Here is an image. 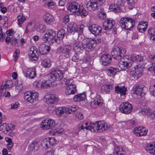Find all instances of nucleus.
Instances as JSON below:
<instances>
[{
    "label": "nucleus",
    "mask_w": 155,
    "mask_h": 155,
    "mask_svg": "<svg viewBox=\"0 0 155 155\" xmlns=\"http://www.w3.org/2000/svg\"><path fill=\"white\" fill-rule=\"evenodd\" d=\"M88 14V12L84 9L83 6H80L76 14L78 15H80L82 17L83 16L85 17Z\"/></svg>",
    "instance_id": "31"
},
{
    "label": "nucleus",
    "mask_w": 155,
    "mask_h": 155,
    "mask_svg": "<svg viewBox=\"0 0 155 155\" xmlns=\"http://www.w3.org/2000/svg\"><path fill=\"white\" fill-rule=\"evenodd\" d=\"M146 87L143 85L136 86L133 88L132 91L133 93L136 94L138 98L144 96L146 92Z\"/></svg>",
    "instance_id": "6"
},
{
    "label": "nucleus",
    "mask_w": 155,
    "mask_h": 155,
    "mask_svg": "<svg viewBox=\"0 0 155 155\" xmlns=\"http://www.w3.org/2000/svg\"><path fill=\"white\" fill-rule=\"evenodd\" d=\"M91 123L88 124L87 123L81 122L80 123L78 130L79 131H82L85 130L84 129L89 130L91 131Z\"/></svg>",
    "instance_id": "26"
},
{
    "label": "nucleus",
    "mask_w": 155,
    "mask_h": 155,
    "mask_svg": "<svg viewBox=\"0 0 155 155\" xmlns=\"http://www.w3.org/2000/svg\"><path fill=\"white\" fill-rule=\"evenodd\" d=\"M122 150V149L121 148H120L118 147L117 146L115 147L113 152H114V155H120V152Z\"/></svg>",
    "instance_id": "48"
},
{
    "label": "nucleus",
    "mask_w": 155,
    "mask_h": 155,
    "mask_svg": "<svg viewBox=\"0 0 155 155\" xmlns=\"http://www.w3.org/2000/svg\"><path fill=\"white\" fill-rule=\"evenodd\" d=\"M115 24L114 20L107 18L105 20L103 23V28L105 31H111L114 34H116L117 29L114 28Z\"/></svg>",
    "instance_id": "4"
},
{
    "label": "nucleus",
    "mask_w": 155,
    "mask_h": 155,
    "mask_svg": "<svg viewBox=\"0 0 155 155\" xmlns=\"http://www.w3.org/2000/svg\"><path fill=\"white\" fill-rule=\"evenodd\" d=\"M46 101H48L49 103L50 104L56 103L59 100L58 95L54 94L49 96L48 97L46 98Z\"/></svg>",
    "instance_id": "25"
},
{
    "label": "nucleus",
    "mask_w": 155,
    "mask_h": 155,
    "mask_svg": "<svg viewBox=\"0 0 155 155\" xmlns=\"http://www.w3.org/2000/svg\"><path fill=\"white\" fill-rule=\"evenodd\" d=\"M51 85V81L50 80H47L44 82H42L41 86L42 88H46L50 87Z\"/></svg>",
    "instance_id": "41"
},
{
    "label": "nucleus",
    "mask_w": 155,
    "mask_h": 155,
    "mask_svg": "<svg viewBox=\"0 0 155 155\" xmlns=\"http://www.w3.org/2000/svg\"><path fill=\"white\" fill-rule=\"evenodd\" d=\"M79 6L80 5L77 2H73L68 6L67 9L72 12V14H76Z\"/></svg>",
    "instance_id": "15"
},
{
    "label": "nucleus",
    "mask_w": 155,
    "mask_h": 155,
    "mask_svg": "<svg viewBox=\"0 0 155 155\" xmlns=\"http://www.w3.org/2000/svg\"><path fill=\"white\" fill-rule=\"evenodd\" d=\"M43 40L44 41H49V38L48 37V35L46 33L43 36L42 38Z\"/></svg>",
    "instance_id": "61"
},
{
    "label": "nucleus",
    "mask_w": 155,
    "mask_h": 155,
    "mask_svg": "<svg viewBox=\"0 0 155 155\" xmlns=\"http://www.w3.org/2000/svg\"><path fill=\"white\" fill-rule=\"evenodd\" d=\"M48 78L55 81H60L63 78V73L60 70L54 71L51 72L48 74Z\"/></svg>",
    "instance_id": "9"
},
{
    "label": "nucleus",
    "mask_w": 155,
    "mask_h": 155,
    "mask_svg": "<svg viewBox=\"0 0 155 155\" xmlns=\"http://www.w3.org/2000/svg\"><path fill=\"white\" fill-rule=\"evenodd\" d=\"M115 93L120 94L121 96H124L126 94L127 88L124 86H117L115 87Z\"/></svg>",
    "instance_id": "20"
},
{
    "label": "nucleus",
    "mask_w": 155,
    "mask_h": 155,
    "mask_svg": "<svg viewBox=\"0 0 155 155\" xmlns=\"http://www.w3.org/2000/svg\"><path fill=\"white\" fill-rule=\"evenodd\" d=\"M44 18L45 21L48 23L52 21L53 20V17L48 13L46 14L45 15Z\"/></svg>",
    "instance_id": "39"
},
{
    "label": "nucleus",
    "mask_w": 155,
    "mask_h": 155,
    "mask_svg": "<svg viewBox=\"0 0 155 155\" xmlns=\"http://www.w3.org/2000/svg\"><path fill=\"white\" fill-rule=\"evenodd\" d=\"M103 100L99 95H97L94 98V104L95 105L98 106H101L103 104Z\"/></svg>",
    "instance_id": "34"
},
{
    "label": "nucleus",
    "mask_w": 155,
    "mask_h": 155,
    "mask_svg": "<svg viewBox=\"0 0 155 155\" xmlns=\"http://www.w3.org/2000/svg\"><path fill=\"white\" fill-rule=\"evenodd\" d=\"M4 125H5V130L7 132H11L12 131V130L9 127V126H8L6 124H5Z\"/></svg>",
    "instance_id": "63"
},
{
    "label": "nucleus",
    "mask_w": 155,
    "mask_h": 155,
    "mask_svg": "<svg viewBox=\"0 0 155 155\" xmlns=\"http://www.w3.org/2000/svg\"><path fill=\"white\" fill-rule=\"evenodd\" d=\"M72 47L70 45H66L64 47L60 46L58 48L57 51L59 53L62 54L65 57L68 58L72 54Z\"/></svg>",
    "instance_id": "5"
},
{
    "label": "nucleus",
    "mask_w": 155,
    "mask_h": 155,
    "mask_svg": "<svg viewBox=\"0 0 155 155\" xmlns=\"http://www.w3.org/2000/svg\"><path fill=\"white\" fill-rule=\"evenodd\" d=\"M83 43L84 45L85 49L88 51L93 49L96 46V41L94 40L84 39L83 40Z\"/></svg>",
    "instance_id": "10"
},
{
    "label": "nucleus",
    "mask_w": 155,
    "mask_h": 155,
    "mask_svg": "<svg viewBox=\"0 0 155 155\" xmlns=\"http://www.w3.org/2000/svg\"><path fill=\"white\" fill-rule=\"evenodd\" d=\"M67 30L69 33L73 34L78 31V28L75 23L71 22L68 26Z\"/></svg>",
    "instance_id": "24"
},
{
    "label": "nucleus",
    "mask_w": 155,
    "mask_h": 155,
    "mask_svg": "<svg viewBox=\"0 0 155 155\" xmlns=\"http://www.w3.org/2000/svg\"><path fill=\"white\" fill-rule=\"evenodd\" d=\"M106 17V14L104 12H101L98 14V18L100 19H103Z\"/></svg>",
    "instance_id": "50"
},
{
    "label": "nucleus",
    "mask_w": 155,
    "mask_h": 155,
    "mask_svg": "<svg viewBox=\"0 0 155 155\" xmlns=\"http://www.w3.org/2000/svg\"><path fill=\"white\" fill-rule=\"evenodd\" d=\"M78 109V107L75 105L69 106L68 107H66L67 111L68 114H71L73 112H75Z\"/></svg>",
    "instance_id": "37"
},
{
    "label": "nucleus",
    "mask_w": 155,
    "mask_h": 155,
    "mask_svg": "<svg viewBox=\"0 0 155 155\" xmlns=\"http://www.w3.org/2000/svg\"><path fill=\"white\" fill-rule=\"evenodd\" d=\"M25 76L29 79H33L36 77V73L35 68H31L27 69L26 70Z\"/></svg>",
    "instance_id": "21"
},
{
    "label": "nucleus",
    "mask_w": 155,
    "mask_h": 155,
    "mask_svg": "<svg viewBox=\"0 0 155 155\" xmlns=\"http://www.w3.org/2000/svg\"><path fill=\"white\" fill-rule=\"evenodd\" d=\"M66 0H59L58 2L59 6H63L66 3Z\"/></svg>",
    "instance_id": "59"
},
{
    "label": "nucleus",
    "mask_w": 155,
    "mask_h": 155,
    "mask_svg": "<svg viewBox=\"0 0 155 155\" xmlns=\"http://www.w3.org/2000/svg\"><path fill=\"white\" fill-rule=\"evenodd\" d=\"M84 45L83 43V41L81 42L76 41L74 44L73 48L75 51L78 53H81L85 49Z\"/></svg>",
    "instance_id": "17"
},
{
    "label": "nucleus",
    "mask_w": 155,
    "mask_h": 155,
    "mask_svg": "<svg viewBox=\"0 0 155 155\" xmlns=\"http://www.w3.org/2000/svg\"><path fill=\"white\" fill-rule=\"evenodd\" d=\"M125 53L126 51L124 48L118 47L114 48L111 52L114 58L117 60H120L118 64L121 70H125L129 68L132 64L129 57L125 56Z\"/></svg>",
    "instance_id": "1"
},
{
    "label": "nucleus",
    "mask_w": 155,
    "mask_h": 155,
    "mask_svg": "<svg viewBox=\"0 0 155 155\" xmlns=\"http://www.w3.org/2000/svg\"><path fill=\"white\" fill-rule=\"evenodd\" d=\"M129 58L132 62L134 61L140 62L143 60V57L139 55H136L135 54H133Z\"/></svg>",
    "instance_id": "33"
},
{
    "label": "nucleus",
    "mask_w": 155,
    "mask_h": 155,
    "mask_svg": "<svg viewBox=\"0 0 155 155\" xmlns=\"http://www.w3.org/2000/svg\"><path fill=\"white\" fill-rule=\"evenodd\" d=\"M38 94L36 92H31L27 91L24 94V99L30 103L35 102L38 99Z\"/></svg>",
    "instance_id": "8"
},
{
    "label": "nucleus",
    "mask_w": 155,
    "mask_h": 155,
    "mask_svg": "<svg viewBox=\"0 0 155 155\" xmlns=\"http://www.w3.org/2000/svg\"><path fill=\"white\" fill-rule=\"evenodd\" d=\"M17 39L15 38H12L11 39V43L12 45L16 46L18 45Z\"/></svg>",
    "instance_id": "51"
},
{
    "label": "nucleus",
    "mask_w": 155,
    "mask_h": 155,
    "mask_svg": "<svg viewBox=\"0 0 155 155\" xmlns=\"http://www.w3.org/2000/svg\"><path fill=\"white\" fill-rule=\"evenodd\" d=\"M150 90L151 94L155 97V84L150 87Z\"/></svg>",
    "instance_id": "52"
},
{
    "label": "nucleus",
    "mask_w": 155,
    "mask_h": 155,
    "mask_svg": "<svg viewBox=\"0 0 155 155\" xmlns=\"http://www.w3.org/2000/svg\"><path fill=\"white\" fill-rule=\"evenodd\" d=\"M42 66L44 67H49L50 66L51 64L50 59L47 58L44 59L42 62Z\"/></svg>",
    "instance_id": "42"
},
{
    "label": "nucleus",
    "mask_w": 155,
    "mask_h": 155,
    "mask_svg": "<svg viewBox=\"0 0 155 155\" xmlns=\"http://www.w3.org/2000/svg\"><path fill=\"white\" fill-rule=\"evenodd\" d=\"M42 146L45 148L49 147L50 145L47 139H44L41 143Z\"/></svg>",
    "instance_id": "44"
},
{
    "label": "nucleus",
    "mask_w": 155,
    "mask_h": 155,
    "mask_svg": "<svg viewBox=\"0 0 155 155\" xmlns=\"http://www.w3.org/2000/svg\"><path fill=\"white\" fill-rule=\"evenodd\" d=\"M76 118L79 119L81 120L83 119L84 117L83 114L81 112H78L76 114Z\"/></svg>",
    "instance_id": "55"
},
{
    "label": "nucleus",
    "mask_w": 155,
    "mask_h": 155,
    "mask_svg": "<svg viewBox=\"0 0 155 155\" xmlns=\"http://www.w3.org/2000/svg\"><path fill=\"white\" fill-rule=\"evenodd\" d=\"M69 20V17L68 15H66L63 19L62 21L64 23L68 22Z\"/></svg>",
    "instance_id": "57"
},
{
    "label": "nucleus",
    "mask_w": 155,
    "mask_h": 155,
    "mask_svg": "<svg viewBox=\"0 0 155 155\" xmlns=\"http://www.w3.org/2000/svg\"><path fill=\"white\" fill-rule=\"evenodd\" d=\"M18 25H21L23 22L25 20V18L22 14L18 15L17 17Z\"/></svg>",
    "instance_id": "40"
},
{
    "label": "nucleus",
    "mask_w": 155,
    "mask_h": 155,
    "mask_svg": "<svg viewBox=\"0 0 155 155\" xmlns=\"http://www.w3.org/2000/svg\"><path fill=\"white\" fill-rule=\"evenodd\" d=\"M140 113L143 115H148L150 114V110L147 108H143L141 109Z\"/></svg>",
    "instance_id": "49"
},
{
    "label": "nucleus",
    "mask_w": 155,
    "mask_h": 155,
    "mask_svg": "<svg viewBox=\"0 0 155 155\" xmlns=\"http://www.w3.org/2000/svg\"><path fill=\"white\" fill-rule=\"evenodd\" d=\"M46 33L49 38V40H51L53 39L56 35L55 31L52 29H49L48 30Z\"/></svg>",
    "instance_id": "36"
},
{
    "label": "nucleus",
    "mask_w": 155,
    "mask_h": 155,
    "mask_svg": "<svg viewBox=\"0 0 155 155\" xmlns=\"http://www.w3.org/2000/svg\"><path fill=\"white\" fill-rule=\"evenodd\" d=\"M137 29L139 32L141 33L144 32L146 30V27H144L143 25L140 24L138 25Z\"/></svg>",
    "instance_id": "47"
},
{
    "label": "nucleus",
    "mask_w": 155,
    "mask_h": 155,
    "mask_svg": "<svg viewBox=\"0 0 155 155\" xmlns=\"http://www.w3.org/2000/svg\"><path fill=\"white\" fill-rule=\"evenodd\" d=\"M13 145L14 143L13 141L7 144V148L8 150H10L12 148Z\"/></svg>",
    "instance_id": "62"
},
{
    "label": "nucleus",
    "mask_w": 155,
    "mask_h": 155,
    "mask_svg": "<svg viewBox=\"0 0 155 155\" xmlns=\"http://www.w3.org/2000/svg\"><path fill=\"white\" fill-rule=\"evenodd\" d=\"M54 124V120L50 119H47L43 120L41 127L43 130H46L52 128Z\"/></svg>",
    "instance_id": "11"
},
{
    "label": "nucleus",
    "mask_w": 155,
    "mask_h": 155,
    "mask_svg": "<svg viewBox=\"0 0 155 155\" xmlns=\"http://www.w3.org/2000/svg\"><path fill=\"white\" fill-rule=\"evenodd\" d=\"M133 109V106L128 102L122 103L119 107V110L122 113L125 114H130Z\"/></svg>",
    "instance_id": "7"
},
{
    "label": "nucleus",
    "mask_w": 155,
    "mask_h": 155,
    "mask_svg": "<svg viewBox=\"0 0 155 155\" xmlns=\"http://www.w3.org/2000/svg\"><path fill=\"white\" fill-rule=\"evenodd\" d=\"M110 11L115 13H118L120 12V5L117 3H112L109 7Z\"/></svg>",
    "instance_id": "27"
},
{
    "label": "nucleus",
    "mask_w": 155,
    "mask_h": 155,
    "mask_svg": "<svg viewBox=\"0 0 155 155\" xmlns=\"http://www.w3.org/2000/svg\"><path fill=\"white\" fill-rule=\"evenodd\" d=\"M39 50L40 53L43 55L48 53L50 50V47L45 44H41L40 45Z\"/></svg>",
    "instance_id": "22"
},
{
    "label": "nucleus",
    "mask_w": 155,
    "mask_h": 155,
    "mask_svg": "<svg viewBox=\"0 0 155 155\" xmlns=\"http://www.w3.org/2000/svg\"><path fill=\"white\" fill-rule=\"evenodd\" d=\"M50 146L51 145H53L56 142V140L54 139V137H51L49 138L48 140Z\"/></svg>",
    "instance_id": "53"
},
{
    "label": "nucleus",
    "mask_w": 155,
    "mask_h": 155,
    "mask_svg": "<svg viewBox=\"0 0 155 155\" xmlns=\"http://www.w3.org/2000/svg\"><path fill=\"white\" fill-rule=\"evenodd\" d=\"M135 72H136V74H138L140 77L143 74V69L140 66L139 67L137 66L134 68Z\"/></svg>",
    "instance_id": "43"
},
{
    "label": "nucleus",
    "mask_w": 155,
    "mask_h": 155,
    "mask_svg": "<svg viewBox=\"0 0 155 155\" xmlns=\"http://www.w3.org/2000/svg\"><path fill=\"white\" fill-rule=\"evenodd\" d=\"M66 107H62L57 108L55 112L56 114L59 117L62 116V114L65 113L66 114H68L67 111Z\"/></svg>",
    "instance_id": "30"
},
{
    "label": "nucleus",
    "mask_w": 155,
    "mask_h": 155,
    "mask_svg": "<svg viewBox=\"0 0 155 155\" xmlns=\"http://www.w3.org/2000/svg\"><path fill=\"white\" fill-rule=\"evenodd\" d=\"M65 35V32L63 29L60 30L58 32L57 34V38H55L54 40L57 43H58L60 41L62 40Z\"/></svg>",
    "instance_id": "23"
},
{
    "label": "nucleus",
    "mask_w": 155,
    "mask_h": 155,
    "mask_svg": "<svg viewBox=\"0 0 155 155\" xmlns=\"http://www.w3.org/2000/svg\"><path fill=\"white\" fill-rule=\"evenodd\" d=\"M87 9L91 12H93L97 9L98 8L97 2L93 1H89L86 3Z\"/></svg>",
    "instance_id": "16"
},
{
    "label": "nucleus",
    "mask_w": 155,
    "mask_h": 155,
    "mask_svg": "<svg viewBox=\"0 0 155 155\" xmlns=\"http://www.w3.org/2000/svg\"><path fill=\"white\" fill-rule=\"evenodd\" d=\"M135 23L134 20L128 17H122L119 21L121 28L127 30H131L134 27Z\"/></svg>",
    "instance_id": "2"
},
{
    "label": "nucleus",
    "mask_w": 155,
    "mask_h": 155,
    "mask_svg": "<svg viewBox=\"0 0 155 155\" xmlns=\"http://www.w3.org/2000/svg\"><path fill=\"white\" fill-rule=\"evenodd\" d=\"M91 131L101 133L107 129V124L103 120L96 121L94 123H91Z\"/></svg>",
    "instance_id": "3"
},
{
    "label": "nucleus",
    "mask_w": 155,
    "mask_h": 155,
    "mask_svg": "<svg viewBox=\"0 0 155 155\" xmlns=\"http://www.w3.org/2000/svg\"><path fill=\"white\" fill-rule=\"evenodd\" d=\"M72 60L74 62H77L78 61V57L77 54H75V55L73 56Z\"/></svg>",
    "instance_id": "60"
},
{
    "label": "nucleus",
    "mask_w": 155,
    "mask_h": 155,
    "mask_svg": "<svg viewBox=\"0 0 155 155\" xmlns=\"http://www.w3.org/2000/svg\"><path fill=\"white\" fill-rule=\"evenodd\" d=\"M89 29L90 31L95 36L99 35L101 32V28L96 24L92 25L89 26Z\"/></svg>",
    "instance_id": "13"
},
{
    "label": "nucleus",
    "mask_w": 155,
    "mask_h": 155,
    "mask_svg": "<svg viewBox=\"0 0 155 155\" xmlns=\"http://www.w3.org/2000/svg\"><path fill=\"white\" fill-rule=\"evenodd\" d=\"M127 2V6L130 9H132L134 7L135 3L130 2Z\"/></svg>",
    "instance_id": "54"
},
{
    "label": "nucleus",
    "mask_w": 155,
    "mask_h": 155,
    "mask_svg": "<svg viewBox=\"0 0 155 155\" xmlns=\"http://www.w3.org/2000/svg\"><path fill=\"white\" fill-rule=\"evenodd\" d=\"M147 151L152 155H155V142L149 144L146 148Z\"/></svg>",
    "instance_id": "29"
},
{
    "label": "nucleus",
    "mask_w": 155,
    "mask_h": 155,
    "mask_svg": "<svg viewBox=\"0 0 155 155\" xmlns=\"http://www.w3.org/2000/svg\"><path fill=\"white\" fill-rule=\"evenodd\" d=\"M38 145L36 140H34L30 143L28 146V149L30 150L33 151L36 147H38Z\"/></svg>",
    "instance_id": "38"
},
{
    "label": "nucleus",
    "mask_w": 155,
    "mask_h": 155,
    "mask_svg": "<svg viewBox=\"0 0 155 155\" xmlns=\"http://www.w3.org/2000/svg\"><path fill=\"white\" fill-rule=\"evenodd\" d=\"M85 97V95L84 94H78L74 96L73 100L75 102H78L84 100Z\"/></svg>",
    "instance_id": "35"
},
{
    "label": "nucleus",
    "mask_w": 155,
    "mask_h": 155,
    "mask_svg": "<svg viewBox=\"0 0 155 155\" xmlns=\"http://www.w3.org/2000/svg\"><path fill=\"white\" fill-rule=\"evenodd\" d=\"M64 81L65 82V84L67 86L74 84L73 83V80L69 78H64Z\"/></svg>",
    "instance_id": "45"
},
{
    "label": "nucleus",
    "mask_w": 155,
    "mask_h": 155,
    "mask_svg": "<svg viewBox=\"0 0 155 155\" xmlns=\"http://www.w3.org/2000/svg\"><path fill=\"white\" fill-rule=\"evenodd\" d=\"M119 70L117 68L112 67H110L107 68L106 70L107 74L110 77H113L116 74V73Z\"/></svg>",
    "instance_id": "28"
},
{
    "label": "nucleus",
    "mask_w": 155,
    "mask_h": 155,
    "mask_svg": "<svg viewBox=\"0 0 155 155\" xmlns=\"http://www.w3.org/2000/svg\"><path fill=\"white\" fill-rule=\"evenodd\" d=\"M76 91V87L75 84H74L67 86L65 93L67 95H70L74 94Z\"/></svg>",
    "instance_id": "19"
},
{
    "label": "nucleus",
    "mask_w": 155,
    "mask_h": 155,
    "mask_svg": "<svg viewBox=\"0 0 155 155\" xmlns=\"http://www.w3.org/2000/svg\"><path fill=\"white\" fill-rule=\"evenodd\" d=\"M29 54V58L30 60L32 61H36L38 59L39 53L36 47L33 46L31 48Z\"/></svg>",
    "instance_id": "12"
},
{
    "label": "nucleus",
    "mask_w": 155,
    "mask_h": 155,
    "mask_svg": "<svg viewBox=\"0 0 155 155\" xmlns=\"http://www.w3.org/2000/svg\"><path fill=\"white\" fill-rule=\"evenodd\" d=\"M148 130L144 127H139L135 128L134 133L137 136H141L146 135Z\"/></svg>",
    "instance_id": "14"
},
{
    "label": "nucleus",
    "mask_w": 155,
    "mask_h": 155,
    "mask_svg": "<svg viewBox=\"0 0 155 155\" xmlns=\"http://www.w3.org/2000/svg\"><path fill=\"white\" fill-rule=\"evenodd\" d=\"M149 59H150L151 62H155V56L151 55L149 57Z\"/></svg>",
    "instance_id": "64"
},
{
    "label": "nucleus",
    "mask_w": 155,
    "mask_h": 155,
    "mask_svg": "<svg viewBox=\"0 0 155 155\" xmlns=\"http://www.w3.org/2000/svg\"><path fill=\"white\" fill-rule=\"evenodd\" d=\"M152 66H150L148 68V70L149 71H150L152 70V69H153V70L154 71V74L155 76V63H152Z\"/></svg>",
    "instance_id": "56"
},
{
    "label": "nucleus",
    "mask_w": 155,
    "mask_h": 155,
    "mask_svg": "<svg viewBox=\"0 0 155 155\" xmlns=\"http://www.w3.org/2000/svg\"><path fill=\"white\" fill-rule=\"evenodd\" d=\"M37 31L41 33L44 32L45 30V27L43 25H40L36 29Z\"/></svg>",
    "instance_id": "46"
},
{
    "label": "nucleus",
    "mask_w": 155,
    "mask_h": 155,
    "mask_svg": "<svg viewBox=\"0 0 155 155\" xmlns=\"http://www.w3.org/2000/svg\"><path fill=\"white\" fill-rule=\"evenodd\" d=\"M114 86L112 84L104 85L101 88V91L103 92L109 93L110 90L114 89Z\"/></svg>",
    "instance_id": "32"
},
{
    "label": "nucleus",
    "mask_w": 155,
    "mask_h": 155,
    "mask_svg": "<svg viewBox=\"0 0 155 155\" xmlns=\"http://www.w3.org/2000/svg\"><path fill=\"white\" fill-rule=\"evenodd\" d=\"M111 60L110 55L107 54H102L101 57V61L104 65H106L110 63Z\"/></svg>",
    "instance_id": "18"
},
{
    "label": "nucleus",
    "mask_w": 155,
    "mask_h": 155,
    "mask_svg": "<svg viewBox=\"0 0 155 155\" xmlns=\"http://www.w3.org/2000/svg\"><path fill=\"white\" fill-rule=\"evenodd\" d=\"M19 103L18 102H15V103H13L11 104V108L15 109L18 107Z\"/></svg>",
    "instance_id": "58"
}]
</instances>
